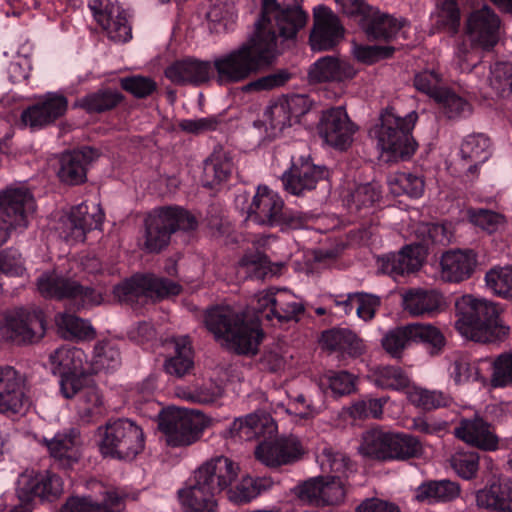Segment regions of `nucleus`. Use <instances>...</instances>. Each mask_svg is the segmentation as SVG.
Instances as JSON below:
<instances>
[{
  "label": "nucleus",
  "mask_w": 512,
  "mask_h": 512,
  "mask_svg": "<svg viewBox=\"0 0 512 512\" xmlns=\"http://www.w3.org/2000/svg\"><path fill=\"white\" fill-rule=\"evenodd\" d=\"M98 157V151L91 147H83L79 150L64 153L58 171L60 180L70 185L84 182L87 166Z\"/></svg>",
  "instance_id": "28"
},
{
  "label": "nucleus",
  "mask_w": 512,
  "mask_h": 512,
  "mask_svg": "<svg viewBox=\"0 0 512 512\" xmlns=\"http://www.w3.org/2000/svg\"><path fill=\"white\" fill-rule=\"evenodd\" d=\"M104 213L99 205H93L92 212L86 203H80L60 220L58 231L60 236L69 243L83 242L86 233L100 228Z\"/></svg>",
  "instance_id": "15"
},
{
  "label": "nucleus",
  "mask_w": 512,
  "mask_h": 512,
  "mask_svg": "<svg viewBox=\"0 0 512 512\" xmlns=\"http://www.w3.org/2000/svg\"><path fill=\"white\" fill-rule=\"evenodd\" d=\"M343 33L339 18L331 9L324 5L314 8V27L310 34L313 51L332 49L343 37Z\"/></svg>",
  "instance_id": "19"
},
{
  "label": "nucleus",
  "mask_w": 512,
  "mask_h": 512,
  "mask_svg": "<svg viewBox=\"0 0 512 512\" xmlns=\"http://www.w3.org/2000/svg\"><path fill=\"white\" fill-rule=\"evenodd\" d=\"M443 305V296L436 290L410 289L402 294L404 311L414 317L433 316Z\"/></svg>",
  "instance_id": "33"
},
{
  "label": "nucleus",
  "mask_w": 512,
  "mask_h": 512,
  "mask_svg": "<svg viewBox=\"0 0 512 512\" xmlns=\"http://www.w3.org/2000/svg\"><path fill=\"white\" fill-rule=\"evenodd\" d=\"M364 29L366 34L375 40L389 41L401 32L405 27L406 21L402 18H395L389 14L372 9L364 17Z\"/></svg>",
  "instance_id": "36"
},
{
  "label": "nucleus",
  "mask_w": 512,
  "mask_h": 512,
  "mask_svg": "<svg viewBox=\"0 0 512 512\" xmlns=\"http://www.w3.org/2000/svg\"><path fill=\"white\" fill-rule=\"evenodd\" d=\"M304 312L302 302L290 291L284 288H276L274 306L266 314V320L276 319L278 322H288L297 320L298 316Z\"/></svg>",
  "instance_id": "39"
},
{
  "label": "nucleus",
  "mask_w": 512,
  "mask_h": 512,
  "mask_svg": "<svg viewBox=\"0 0 512 512\" xmlns=\"http://www.w3.org/2000/svg\"><path fill=\"white\" fill-rule=\"evenodd\" d=\"M489 85L500 96L512 100V64L497 62L490 69Z\"/></svg>",
  "instance_id": "61"
},
{
  "label": "nucleus",
  "mask_w": 512,
  "mask_h": 512,
  "mask_svg": "<svg viewBox=\"0 0 512 512\" xmlns=\"http://www.w3.org/2000/svg\"><path fill=\"white\" fill-rule=\"evenodd\" d=\"M35 211L32 193L24 187H9L0 191V246L7 242L13 230L28 227Z\"/></svg>",
  "instance_id": "9"
},
{
  "label": "nucleus",
  "mask_w": 512,
  "mask_h": 512,
  "mask_svg": "<svg viewBox=\"0 0 512 512\" xmlns=\"http://www.w3.org/2000/svg\"><path fill=\"white\" fill-rule=\"evenodd\" d=\"M435 101L450 119L464 117L471 113V105L448 89H445Z\"/></svg>",
  "instance_id": "64"
},
{
  "label": "nucleus",
  "mask_w": 512,
  "mask_h": 512,
  "mask_svg": "<svg viewBox=\"0 0 512 512\" xmlns=\"http://www.w3.org/2000/svg\"><path fill=\"white\" fill-rule=\"evenodd\" d=\"M205 325L221 345L239 354L255 353L262 339L259 325L245 322L244 315L229 306L209 309Z\"/></svg>",
  "instance_id": "4"
},
{
  "label": "nucleus",
  "mask_w": 512,
  "mask_h": 512,
  "mask_svg": "<svg viewBox=\"0 0 512 512\" xmlns=\"http://www.w3.org/2000/svg\"><path fill=\"white\" fill-rule=\"evenodd\" d=\"M478 508L496 511L512 512V482L494 480L475 494Z\"/></svg>",
  "instance_id": "30"
},
{
  "label": "nucleus",
  "mask_w": 512,
  "mask_h": 512,
  "mask_svg": "<svg viewBox=\"0 0 512 512\" xmlns=\"http://www.w3.org/2000/svg\"><path fill=\"white\" fill-rule=\"evenodd\" d=\"M159 429L171 447L189 446L201 437L203 418L179 408H168L160 414Z\"/></svg>",
  "instance_id": "11"
},
{
  "label": "nucleus",
  "mask_w": 512,
  "mask_h": 512,
  "mask_svg": "<svg viewBox=\"0 0 512 512\" xmlns=\"http://www.w3.org/2000/svg\"><path fill=\"white\" fill-rule=\"evenodd\" d=\"M49 360L53 366V372L60 375L85 371L86 355L82 349L77 347L58 348L50 354Z\"/></svg>",
  "instance_id": "44"
},
{
  "label": "nucleus",
  "mask_w": 512,
  "mask_h": 512,
  "mask_svg": "<svg viewBox=\"0 0 512 512\" xmlns=\"http://www.w3.org/2000/svg\"><path fill=\"white\" fill-rule=\"evenodd\" d=\"M417 119L418 115L414 111L401 117L394 109H386L381 114L380 123L370 133L377 140V146L382 152L390 153L393 158L406 159L416 150L411 131Z\"/></svg>",
  "instance_id": "6"
},
{
  "label": "nucleus",
  "mask_w": 512,
  "mask_h": 512,
  "mask_svg": "<svg viewBox=\"0 0 512 512\" xmlns=\"http://www.w3.org/2000/svg\"><path fill=\"white\" fill-rule=\"evenodd\" d=\"M312 82H342L356 76L357 70L349 62L334 56H324L309 69Z\"/></svg>",
  "instance_id": "34"
},
{
  "label": "nucleus",
  "mask_w": 512,
  "mask_h": 512,
  "mask_svg": "<svg viewBox=\"0 0 512 512\" xmlns=\"http://www.w3.org/2000/svg\"><path fill=\"white\" fill-rule=\"evenodd\" d=\"M356 378L347 371H329L319 380L321 389L329 388L335 397L348 395L355 390Z\"/></svg>",
  "instance_id": "56"
},
{
  "label": "nucleus",
  "mask_w": 512,
  "mask_h": 512,
  "mask_svg": "<svg viewBox=\"0 0 512 512\" xmlns=\"http://www.w3.org/2000/svg\"><path fill=\"white\" fill-rule=\"evenodd\" d=\"M324 348L338 352L341 356L357 358L366 352V344L355 332L348 328H333L322 334Z\"/></svg>",
  "instance_id": "31"
},
{
  "label": "nucleus",
  "mask_w": 512,
  "mask_h": 512,
  "mask_svg": "<svg viewBox=\"0 0 512 512\" xmlns=\"http://www.w3.org/2000/svg\"><path fill=\"white\" fill-rule=\"evenodd\" d=\"M28 404L23 376L12 366H0V413H20Z\"/></svg>",
  "instance_id": "21"
},
{
  "label": "nucleus",
  "mask_w": 512,
  "mask_h": 512,
  "mask_svg": "<svg viewBox=\"0 0 512 512\" xmlns=\"http://www.w3.org/2000/svg\"><path fill=\"white\" fill-rule=\"evenodd\" d=\"M307 14L299 7H281L276 0H262L254 34L237 48L216 57L213 73L220 85L240 83L268 66L305 25Z\"/></svg>",
  "instance_id": "1"
},
{
  "label": "nucleus",
  "mask_w": 512,
  "mask_h": 512,
  "mask_svg": "<svg viewBox=\"0 0 512 512\" xmlns=\"http://www.w3.org/2000/svg\"><path fill=\"white\" fill-rule=\"evenodd\" d=\"M423 262V247L420 244L405 246L398 253L388 254L381 258L384 273L392 276L404 275L417 271Z\"/></svg>",
  "instance_id": "35"
},
{
  "label": "nucleus",
  "mask_w": 512,
  "mask_h": 512,
  "mask_svg": "<svg viewBox=\"0 0 512 512\" xmlns=\"http://www.w3.org/2000/svg\"><path fill=\"white\" fill-rule=\"evenodd\" d=\"M66 97L57 93H47L34 105L22 112L21 119L31 128H42L62 117L67 111Z\"/></svg>",
  "instance_id": "25"
},
{
  "label": "nucleus",
  "mask_w": 512,
  "mask_h": 512,
  "mask_svg": "<svg viewBox=\"0 0 512 512\" xmlns=\"http://www.w3.org/2000/svg\"><path fill=\"white\" fill-rule=\"evenodd\" d=\"M101 499L88 497H71L60 512H112L128 495L112 487H103L99 491Z\"/></svg>",
  "instance_id": "29"
},
{
  "label": "nucleus",
  "mask_w": 512,
  "mask_h": 512,
  "mask_svg": "<svg viewBox=\"0 0 512 512\" xmlns=\"http://www.w3.org/2000/svg\"><path fill=\"white\" fill-rule=\"evenodd\" d=\"M239 466L231 459L219 456L200 467L187 481L178 496L185 512H215L216 494L232 484L237 478Z\"/></svg>",
  "instance_id": "3"
},
{
  "label": "nucleus",
  "mask_w": 512,
  "mask_h": 512,
  "mask_svg": "<svg viewBox=\"0 0 512 512\" xmlns=\"http://www.w3.org/2000/svg\"><path fill=\"white\" fill-rule=\"evenodd\" d=\"M455 436L463 442L483 451L498 449L499 438L492 425L479 415L462 418L454 430Z\"/></svg>",
  "instance_id": "24"
},
{
  "label": "nucleus",
  "mask_w": 512,
  "mask_h": 512,
  "mask_svg": "<svg viewBox=\"0 0 512 512\" xmlns=\"http://www.w3.org/2000/svg\"><path fill=\"white\" fill-rule=\"evenodd\" d=\"M327 177L325 166L315 165L310 159L301 157L283 174L282 182L286 191L299 196L313 190L320 180Z\"/></svg>",
  "instance_id": "20"
},
{
  "label": "nucleus",
  "mask_w": 512,
  "mask_h": 512,
  "mask_svg": "<svg viewBox=\"0 0 512 512\" xmlns=\"http://www.w3.org/2000/svg\"><path fill=\"white\" fill-rule=\"evenodd\" d=\"M77 410L80 418L90 421L102 413V397L94 386H87L79 396Z\"/></svg>",
  "instance_id": "63"
},
{
  "label": "nucleus",
  "mask_w": 512,
  "mask_h": 512,
  "mask_svg": "<svg viewBox=\"0 0 512 512\" xmlns=\"http://www.w3.org/2000/svg\"><path fill=\"white\" fill-rule=\"evenodd\" d=\"M488 361L491 370L490 377L487 379L489 387L492 389L512 387V349Z\"/></svg>",
  "instance_id": "47"
},
{
  "label": "nucleus",
  "mask_w": 512,
  "mask_h": 512,
  "mask_svg": "<svg viewBox=\"0 0 512 512\" xmlns=\"http://www.w3.org/2000/svg\"><path fill=\"white\" fill-rule=\"evenodd\" d=\"M55 321L64 338L91 339L95 335L89 322L74 314L60 313Z\"/></svg>",
  "instance_id": "52"
},
{
  "label": "nucleus",
  "mask_w": 512,
  "mask_h": 512,
  "mask_svg": "<svg viewBox=\"0 0 512 512\" xmlns=\"http://www.w3.org/2000/svg\"><path fill=\"white\" fill-rule=\"evenodd\" d=\"M389 460H408L419 457L423 452L420 440L403 432L390 433Z\"/></svg>",
  "instance_id": "46"
},
{
  "label": "nucleus",
  "mask_w": 512,
  "mask_h": 512,
  "mask_svg": "<svg viewBox=\"0 0 512 512\" xmlns=\"http://www.w3.org/2000/svg\"><path fill=\"white\" fill-rule=\"evenodd\" d=\"M284 201L267 186H258L247 208V219L269 227L280 226L283 220Z\"/></svg>",
  "instance_id": "18"
},
{
  "label": "nucleus",
  "mask_w": 512,
  "mask_h": 512,
  "mask_svg": "<svg viewBox=\"0 0 512 512\" xmlns=\"http://www.w3.org/2000/svg\"><path fill=\"white\" fill-rule=\"evenodd\" d=\"M460 153L463 160L470 162L467 172L475 174L478 167L491 156L490 139L482 133L468 135L461 145Z\"/></svg>",
  "instance_id": "38"
},
{
  "label": "nucleus",
  "mask_w": 512,
  "mask_h": 512,
  "mask_svg": "<svg viewBox=\"0 0 512 512\" xmlns=\"http://www.w3.org/2000/svg\"><path fill=\"white\" fill-rule=\"evenodd\" d=\"M239 269L248 278L263 279L272 273L270 261L261 252L246 253L239 261Z\"/></svg>",
  "instance_id": "62"
},
{
  "label": "nucleus",
  "mask_w": 512,
  "mask_h": 512,
  "mask_svg": "<svg viewBox=\"0 0 512 512\" xmlns=\"http://www.w3.org/2000/svg\"><path fill=\"white\" fill-rule=\"evenodd\" d=\"M198 222L194 215L178 206L155 209L145 220L144 248L151 253L160 252L178 230L196 229Z\"/></svg>",
  "instance_id": "7"
},
{
  "label": "nucleus",
  "mask_w": 512,
  "mask_h": 512,
  "mask_svg": "<svg viewBox=\"0 0 512 512\" xmlns=\"http://www.w3.org/2000/svg\"><path fill=\"white\" fill-rule=\"evenodd\" d=\"M390 192L395 196L408 195L419 198L424 192V180L412 173L398 172L388 178Z\"/></svg>",
  "instance_id": "50"
},
{
  "label": "nucleus",
  "mask_w": 512,
  "mask_h": 512,
  "mask_svg": "<svg viewBox=\"0 0 512 512\" xmlns=\"http://www.w3.org/2000/svg\"><path fill=\"white\" fill-rule=\"evenodd\" d=\"M317 461L321 471L327 474V477L344 480L345 482L355 471L354 465L345 454L335 452L330 448H324L318 455Z\"/></svg>",
  "instance_id": "43"
},
{
  "label": "nucleus",
  "mask_w": 512,
  "mask_h": 512,
  "mask_svg": "<svg viewBox=\"0 0 512 512\" xmlns=\"http://www.w3.org/2000/svg\"><path fill=\"white\" fill-rule=\"evenodd\" d=\"M121 100L119 93L111 90H99L77 100L76 106L89 113L103 112L114 108Z\"/></svg>",
  "instance_id": "54"
},
{
  "label": "nucleus",
  "mask_w": 512,
  "mask_h": 512,
  "mask_svg": "<svg viewBox=\"0 0 512 512\" xmlns=\"http://www.w3.org/2000/svg\"><path fill=\"white\" fill-rule=\"evenodd\" d=\"M175 353L164 363L166 373L181 378L190 373L194 367V356L191 341L188 336L174 340Z\"/></svg>",
  "instance_id": "41"
},
{
  "label": "nucleus",
  "mask_w": 512,
  "mask_h": 512,
  "mask_svg": "<svg viewBox=\"0 0 512 512\" xmlns=\"http://www.w3.org/2000/svg\"><path fill=\"white\" fill-rule=\"evenodd\" d=\"M374 383L382 389L402 390L410 385L409 375L398 366H378L373 371Z\"/></svg>",
  "instance_id": "51"
},
{
  "label": "nucleus",
  "mask_w": 512,
  "mask_h": 512,
  "mask_svg": "<svg viewBox=\"0 0 512 512\" xmlns=\"http://www.w3.org/2000/svg\"><path fill=\"white\" fill-rule=\"evenodd\" d=\"M121 355L118 344L112 340L98 342L94 347L91 361L94 372L110 371L119 367Z\"/></svg>",
  "instance_id": "48"
},
{
  "label": "nucleus",
  "mask_w": 512,
  "mask_h": 512,
  "mask_svg": "<svg viewBox=\"0 0 512 512\" xmlns=\"http://www.w3.org/2000/svg\"><path fill=\"white\" fill-rule=\"evenodd\" d=\"M16 491L21 502L25 503L34 497L55 498L63 492V481L49 472L35 475L26 472L19 476Z\"/></svg>",
  "instance_id": "22"
},
{
  "label": "nucleus",
  "mask_w": 512,
  "mask_h": 512,
  "mask_svg": "<svg viewBox=\"0 0 512 512\" xmlns=\"http://www.w3.org/2000/svg\"><path fill=\"white\" fill-rule=\"evenodd\" d=\"M381 198V190L377 183H366L356 186L344 198L350 213L366 215Z\"/></svg>",
  "instance_id": "40"
},
{
  "label": "nucleus",
  "mask_w": 512,
  "mask_h": 512,
  "mask_svg": "<svg viewBox=\"0 0 512 512\" xmlns=\"http://www.w3.org/2000/svg\"><path fill=\"white\" fill-rule=\"evenodd\" d=\"M100 451L105 456L131 460L144 449V434L135 422L117 419L99 428Z\"/></svg>",
  "instance_id": "8"
},
{
  "label": "nucleus",
  "mask_w": 512,
  "mask_h": 512,
  "mask_svg": "<svg viewBox=\"0 0 512 512\" xmlns=\"http://www.w3.org/2000/svg\"><path fill=\"white\" fill-rule=\"evenodd\" d=\"M456 308L455 327L467 339L487 343L500 340L509 332L501 323L499 308L492 302L465 295L457 301Z\"/></svg>",
  "instance_id": "5"
},
{
  "label": "nucleus",
  "mask_w": 512,
  "mask_h": 512,
  "mask_svg": "<svg viewBox=\"0 0 512 512\" xmlns=\"http://www.w3.org/2000/svg\"><path fill=\"white\" fill-rule=\"evenodd\" d=\"M499 28L500 20L488 6L473 11L467 20V33L471 41L484 50L497 44Z\"/></svg>",
  "instance_id": "23"
},
{
  "label": "nucleus",
  "mask_w": 512,
  "mask_h": 512,
  "mask_svg": "<svg viewBox=\"0 0 512 512\" xmlns=\"http://www.w3.org/2000/svg\"><path fill=\"white\" fill-rule=\"evenodd\" d=\"M409 400L412 404L424 410L446 407L451 402L450 396L442 391L428 390L420 387H415L409 392Z\"/></svg>",
  "instance_id": "57"
},
{
  "label": "nucleus",
  "mask_w": 512,
  "mask_h": 512,
  "mask_svg": "<svg viewBox=\"0 0 512 512\" xmlns=\"http://www.w3.org/2000/svg\"><path fill=\"white\" fill-rule=\"evenodd\" d=\"M467 217L473 225L490 234L503 229L507 222L503 214L484 208H469Z\"/></svg>",
  "instance_id": "55"
},
{
  "label": "nucleus",
  "mask_w": 512,
  "mask_h": 512,
  "mask_svg": "<svg viewBox=\"0 0 512 512\" xmlns=\"http://www.w3.org/2000/svg\"><path fill=\"white\" fill-rule=\"evenodd\" d=\"M390 433L380 427H374L362 435L359 452L366 457L389 461Z\"/></svg>",
  "instance_id": "42"
},
{
  "label": "nucleus",
  "mask_w": 512,
  "mask_h": 512,
  "mask_svg": "<svg viewBox=\"0 0 512 512\" xmlns=\"http://www.w3.org/2000/svg\"><path fill=\"white\" fill-rule=\"evenodd\" d=\"M277 432L274 419L266 412L258 411L236 418L227 429L232 438L250 441L263 437L255 450L256 458L265 466L276 468L297 461L303 453L302 446L296 437L270 438Z\"/></svg>",
  "instance_id": "2"
},
{
  "label": "nucleus",
  "mask_w": 512,
  "mask_h": 512,
  "mask_svg": "<svg viewBox=\"0 0 512 512\" xmlns=\"http://www.w3.org/2000/svg\"><path fill=\"white\" fill-rule=\"evenodd\" d=\"M487 287L496 295L512 298V267H494L485 275Z\"/></svg>",
  "instance_id": "58"
},
{
  "label": "nucleus",
  "mask_w": 512,
  "mask_h": 512,
  "mask_svg": "<svg viewBox=\"0 0 512 512\" xmlns=\"http://www.w3.org/2000/svg\"><path fill=\"white\" fill-rule=\"evenodd\" d=\"M318 131L328 145L346 150L353 142L356 126L343 107H332L322 112Z\"/></svg>",
  "instance_id": "17"
},
{
  "label": "nucleus",
  "mask_w": 512,
  "mask_h": 512,
  "mask_svg": "<svg viewBox=\"0 0 512 512\" xmlns=\"http://www.w3.org/2000/svg\"><path fill=\"white\" fill-rule=\"evenodd\" d=\"M263 121L266 129L270 130V133L273 136L278 135L286 127H289L293 124V121L291 120L288 110L282 99H278L266 108Z\"/></svg>",
  "instance_id": "59"
},
{
  "label": "nucleus",
  "mask_w": 512,
  "mask_h": 512,
  "mask_svg": "<svg viewBox=\"0 0 512 512\" xmlns=\"http://www.w3.org/2000/svg\"><path fill=\"white\" fill-rule=\"evenodd\" d=\"M43 442L51 457L63 467H70L80 457L81 438L75 428L57 432L52 438H44Z\"/></svg>",
  "instance_id": "27"
},
{
  "label": "nucleus",
  "mask_w": 512,
  "mask_h": 512,
  "mask_svg": "<svg viewBox=\"0 0 512 512\" xmlns=\"http://www.w3.org/2000/svg\"><path fill=\"white\" fill-rule=\"evenodd\" d=\"M410 324L388 331L381 340L384 350L394 358H400L403 351L413 343Z\"/></svg>",
  "instance_id": "60"
},
{
  "label": "nucleus",
  "mask_w": 512,
  "mask_h": 512,
  "mask_svg": "<svg viewBox=\"0 0 512 512\" xmlns=\"http://www.w3.org/2000/svg\"><path fill=\"white\" fill-rule=\"evenodd\" d=\"M175 394L190 403L210 404L223 395V389L220 385L210 382L199 386H178Z\"/></svg>",
  "instance_id": "49"
},
{
  "label": "nucleus",
  "mask_w": 512,
  "mask_h": 512,
  "mask_svg": "<svg viewBox=\"0 0 512 512\" xmlns=\"http://www.w3.org/2000/svg\"><path fill=\"white\" fill-rule=\"evenodd\" d=\"M115 297L121 302L138 301L141 297L160 299L178 295L181 286L173 281L154 275H134L115 286Z\"/></svg>",
  "instance_id": "12"
},
{
  "label": "nucleus",
  "mask_w": 512,
  "mask_h": 512,
  "mask_svg": "<svg viewBox=\"0 0 512 512\" xmlns=\"http://www.w3.org/2000/svg\"><path fill=\"white\" fill-rule=\"evenodd\" d=\"M346 493L347 482L327 476L311 478L296 488L299 501L316 506L339 504Z\"/></svg>",
  "instance_id": "16"
},
{
  "label": "nucleus",
  "mask_w": 512,
  "mask_h": 512,
  "mask_svg": "<svg viewBox=\"0 0 512 512\" xmlns=\"http://www.w3.org/2000/svg\"><path fill=\"white\" fill-rule=\"evenodd\" d=\"M37 288L46 298L71 299L81 307L99 305L103 301L102 292L84 287L76 280L56 271L42 273L37 279Z\"/></svg>",
  "instance_id": "10"
},
{
  "label": "nucleus",
  "mask_w": 512,
  "mask_h": 512,
  "mask_svg": "<svg viewBox=\"0 0 512 512\" xmlns=\"http://www.w3.org/2000/svg\"><path fill=\"white\" fill-rule=\"evenodd\" d=\"M90 9L97 23L114 42L125 43L132 38L127 12L113 0H91Z\"/></svg>",
  "instance_id": "14"
},
{
  "label": "nucleus",
  "mask_w": 512,
  "mask_h": 512,
  "mask_svg": "<svg viewBox=\"0 0 512 512\" xmlns=\"http://www.w3.org/2000/svg\"><path fill=\"white\" fill-rule=\"evenodd\" d=\"M212 75V64L195 58L177 60L165 69V76L176 85H201Z\"/></svg>",
  "instance_id": "26"
},
{
  "label": "nucleus",
  "mask_w": 512,
  "mask_h": 512,
  "mask_svg": "<svg viewBox=\"0 0 512 512\" xmlns=\"http://www.w3.org/2000/svg\"><path fill=\"white\" fill-rule=\"evenodd\" d=\"M471 250H451L441 257V277L447 282H461L471 276L476 266Z\"/></svg>",
  "instance_id": "32"
},
{
  "label": "nucleus",
  "mask_w": 512,
  "mask_h": 512,
  "mask_svg": "<svg viewBox=\"0 0 512 512\" xmlns=\"http://www.w3.org/2000/svg\"><path fill=\"white\" fill-rule=\"evenodd\" d=\"M459 495V484L446 479L423 482L414 491L415 500L428 504L449 502Z\"/></svg>",
  "instance_id": "37"
},
{
  "label": "nucleus",
  "mask_w": 512,
  "mask_h": 512,
  "mask_svg": "<svg viewBox=\"0 0 512 512\" xmlns=\"http://www.w3.org/2000/svg\"><path fill=\"white\" fill-rule=\"evenodd\" d=\"M233 171L232 158L228 153L214 151L204 163V185L214 187L225 182Z\"/></svg>",
  "instance_id": "45"
},
{
  "label": "nucleus",
  "mask_w": 512,
  "mask_h": 512,
  "mask_svg": "<svg viewBox=\"0 0 512 512\" xmlns=\"http://www.w3.org/2000/svg\"><path fill=\"white\" fill-rule=\"evenodd\" d=\"M44 317L41 310L18 308L7 312L0 324V336L18 344L31 343L43 337Z\"/></svg>",
  "instance_id": "13"
},
{
  "label": "nucleus",
  "mask_w": 512,
  "mask_h": 512,
  "mask_svg": "<svg viewBox=\"0 0 512 512\" xmlns=\"http://www.w3.org/2000/svg\"><path fill=\"white\" fill-rule=\"evenodd\" d=\"M450 465L464 480L476 477L479 469V454L468 449H458L450 457Z\"/></svg>",
  "instance_id": "53"
}]
</instances>
